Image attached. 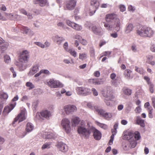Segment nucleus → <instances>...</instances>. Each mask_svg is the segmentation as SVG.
I'll list each match as a JSON object with an SVG mask.
<instances>
[{
    "label": "nucleus",
    "mask_w": 155,
    "mask_h": 155,
    "mask_svg": "<svg viewBox=\"0 0 155 155\" xmlns=\"http://www.w3.org/2000/svg\"><path fill=\"white\" fill-rule=\"evenodd\" d=\"M137 35L142 37L151 38L153 36L154 32L150 28L141 26L137 30Z\"/></svg>",
    "instance_id": "f257e3e1"
},
{
    "label": "nucleus",
    "mask_w": 155,
    "mask_h": 155,
    "mask_svg": "<svg viewBox=\"0 0 155 155\" xmlns=\"http://www.w3.org/2000/svg\"><path fill=\"white\" fill-rule=\"evenodd\" d=\"M77 131L81 137L86 138H88L91 134L90 130L86 128L85 124L83 121H81L78 126Z\"/></svg>",
    "instance_id": "f03ea898"
},
{
    "label": "nucleus",
    "mask_w": 155,
    "mask_h": 155,
    "mask_svg": "<svg viewBox=\"0 0 155 155\" xmlns=\"http://www.w3.org/2000/svg\"><path fill=\"white\" fill-rule=\"evenodd\" d=\"M25 109H23L21 110L20 113L15 117L13 121L12 124L14 126L15 123L18 120V123L25 120L26 118V112Z\"/></svg>",
    "instance_id": "7ed1b4c3"
},
{
    "label": "nucleus",
    "mask_w": 155,
    "mask_h": 155,
    "mask_svg": "<svg viewBox=\"0 0 155 155\" xmlns=\"http://www.w3.org/2000/svg\"><path fill=\"white\" fill-rule=\"evenodd\" d=\"M77 93L79 95L86 96L91 94V90L83 87H78L76 88Z\"/></svg>",
    "instance_id": "20e7f679"
},
{
    "label": "nucleus",
    "mask_w": 155,
    "mask_h": 155,
    "mask_svg": "<svg viewBox=\"0 0 155 155\" xmlns=\"http://www.w3.org/2000/svg\"><path fill=\"white\" fill-rule=\"evenodd\" d=\"M46 84L51 88H56L63 87V85L59 81L51 79L47 81Z\"/></svg>",
    "instance_id": "39448f33"
},
{
    "label": "nucleus",
    "mask_w": 155,
    "mask_h": 155,
    "mask_svg": "<svg viewBox=\"0 0 155 155\" xmlns=\"http://www.w3.org/2000/svg\"><path fill=\"white\" fill-rule=\"evenodd\" d=\"M61 124L62 127L66 133H68L70 132V122L69 119L67 118H63L61 121Z\"/></svg>",
    "instance_id": "423d86ee"
},
{
    "label": "nucleus",
    "mask_w": 155,
    "mask_h": 155,
    "mask_svg": "<svg viewBox=\"0 0 155 155\" xmlns=\"http://www.w3.org/2000/svg\"><path fill=\"white\" fill-rule=\"evenodd\" d=\"M102 94L105 98L109 99L111 100L114 98V97L110 87H107L104 89L102 91Z\"/></svg>",
    "instance_id": "0eeeda50"
},
{
    "label": "nucleus",
    "mask_w": 155,
    "mask_h": 155,
    "mask_svg": "<svg viewBox=\"0 0 155 155\" xmlns=\"http://www.w3.org/2000/svg\"><path fill=\"white\" fill-rule=\"evenodd\" d=\"M63 109L65 113L67 114H69L77 110V108L76 106L73 105L69 104L64 106Z\"/></svg>",
    "instance_id": "6e6552de"
},
{
    "label": "nucleus",
    "mask_w": 155,
    "mask_h": 155,
    "mask_svg": "<svg viewBox=\"0 0 155 155\" xmlns=\"http://www.w3.org/2000/svg\"><path fill=\"white\" fill-rule=\"evenodd\" d=\"M29 52L26 50H24L20 54L19 61L27 63L29 58Z\"/></svg>",
    "instance_id": "1a4fd4ad"
},
{
    "label": "nucleus",
    "mask_w": 155,
    "mask_h": 155,
    "mask_svg": "<svg viewBox=\"0 0 155 155\" xmlns=\"http://www.w3.org/2000/svg\"><path fill=\"white\" fill-rule=\"evenodd\" d=\"M4 40L0 37V57L3 55V54L7 49L8 44V43H4Z\"/></svg>",
    "instance_id": "9d476101"
},
{
    "label": "nucleus",
    "mask_w": 155,
    "mask_h": 155,
    "mask_svg": "<svg viewBox=\"0 0 155 155\" xmlns=\"http://www.w3.org/2000/svg\"><path fill=\"white\" fill-rule=\"evenodd\" d=\"M66 23L68 25L78 31H81L82 28L81 25L71 22L69 20H67L66 21Z\"/></svg>",
    "instance_id": "9b49d317"
},
{
    "label": "nucleus",
    "mask_w": 155,
    "mask_h": 155,
    "mask_svg": "<svg viewBox=\"0 0 155 155\" xmlns=\"http://www.w3.org/2000/svg\"><path fill=\"white\" fill-rule=\"evenodd\" d=\"M76 4V1L75 0H71L67 2L66 6L64 7L65 10H72L75 7Z\"/></svg>",
    "instance_id": "f8f14e48"
},
{
    "label": "nucleus",
    "mask_w": 155,
    "mask_h": 155,
    "mask_svg": "<svg viewBox=\"0 0 155 155\" xmlns=\"http://www.w3.org/2000/svg\"><path fill=\"white\" fill-rule=\"evenodd\" d=\"M27 63L19 61L15 62V65L17 66L19 71H22L25 70L27 68L28 65Z\"/></svg>",
    "instance_id": "ddd939ff"
},
{
    "label": "nucleus",
    "mask_w": 155,
    "mask_h": 155,
    "mask_svg": "<svg viewBox=\"0 0 155 155\" xmlns=\"http://www.w3.org/2000/svg\"><path fill=\"white\" fill-rule=\"evenodd\" d=\"M98 113L105 119L107 120H109L112 117L111 113L106 112L104 110L101 108Z\"/></svg>",
    "instance_id": "4468645a"
},
{
    "label": "nucleus",
    "mask_w": 155,
    "mask_h": 155,
    "mask_svg": "<svg viewBox=\"0 0 155 155\" xmlns=\"http://www.w3.org/2000/svg\"><path fill=\"white\" fill-rule=\"evenodd\" d=\"M91 29L93 33L96 35H101L103 34L102 29L101 27L94 26Z\"/></svg>",
    "instance_id": "2eb2a0df"
},
{
    "label": "nucleus",
    "mask_w": 155,
    "mask_h": 155,
    "mask_svg": "<svg viewBox=\"0 0 155 155\" xmlns=\"http://www.w3.org/2000/svg\"><path fill=\"white\" fill-rule=\"evenodd\" d=\"M42 136L45 139H51L55 138L57 137V135L54 133L45 132Z\"/></svg>",
    "instance_id": "dca6fc26"
},
{
    "label": "nucleus",
    "mask_w": 155,
    "mask_h": 155,
    "mask_svg": "<svg viewBox=\"0 0 155 155\" xmlns=\"http://www.w3.org/2000/svg\"><path fill=\"white\" fill-rule=\"evenodd\" d=\"M16 102L13 104L11 103L9 106H6L4 108L3 113V114H8L13 109L16 105Z\"/></svg>",
    "instance_id": "f3484780"
},
{
    "label": "nucleus",
    "mask_w": 155,
    "mask_h": 155,
    "mask_svg": "<svg viewBox=\"0 0 155 155\" xmlns=\"http://www.w3.org/2000/svg\"><path fill=\"white\" fill-rule=\"evenodd\" d=\"M134 132L133 131H129L126 134L124 135L123 138L124 140H127L130 141L134 139Z\"/></svg>",
    "instance_id": "a211bd4d"
},
{
    "label": "nucleus",
    "mask_w": 155,
    "mask_h": 155,
    "mask_svg": "<svg viewBox=\"0 0 155 155\" xmlns=\"http://www.w3.org/2000/svg\"><path fill=\"white\" fill-rule=\"evenodd\" d=\"M57 146V147L59 150L63 152H65L68 150L67 145L62 142L58 143Z\"/></svg>",
    "instance_id": "6ab92c4d"
},
{
    "label": "nucleus",
    "mask_w": 155,
    "mask_h": 155,
    "mask_svg": "<svg viewBox=\"0 0 155 155\" xmlns=\"http://www.w3.org/2000/svg\"><path fill=\"white\" fill-rule=\"evenodd\" d=\"M40 114L41 117L47 120L49 119L51 116V113L47 110L42 111L40 112Z\"/></svg>",
    "instance_id": "aec40b11"
},
{
    "label": "nucleus",
    "mask_w": 155,
    "mask_h": 155,
    "mask_svg": "<svg viewBox=\"0 0 155 155\" xmlns=\"http://www.w3.org/2000/svg\"><path fill=\"white\" fill-rule=\"evenodd\" d=\"M52 39L58 45H61L62 42L65 40V38H64L60 37L57 35L53 37Z\"/></svg>",
    "instance_id": "412c9836"
},
{
    "label": "nucleus",
    "mask_w": 155,
    "mask_h": 155,
    "mask_svg": "<svg viewBox=\"0 0 155 155\" xmlns=\"http://www.w3.org/2000/svg\"><path fill=\"white\" fill-rule=\"evenodd\" d=\"M124 75L125 77L127 79H131L133 78L132 71L130 69L125 70L124 71Z\"/></svg>",
    "instance_id": "4be33fe9"
},
{
    "label": "nucleus",
    "mask_w": 155,
    "mask_h": 155,
    "mask_svg": "<svg viewBox=\"0 0 155 155\" xmlns=\"http://www.w3.org/2000/svg\"><path fill=\"white\" fill-rule=\"evenodd\" d=\"M39 70V66L38 65L33 66L31 68L28 74L29 76H31L36 73Z\"/></svg>",
    "instance_id": "5701e85b"
},
{
    "label": "nucleus",
    "mask_w": 155,
    "mask_h": 155,
    "mask_svg": "<svg viewBox=\"0 0 155 155\" xmlns=\"http://www.w3.org/2000/svg\"><path fill=\"white\" fill-rule=\"evenodd\" d=\"M87 105L88 108L91 110L96 111L98 113L101 109L98 106L96 105H94L91 102L87 103Z\"/></svg>",
    "instance_id": "b1692460"
},
{
    "label": "nucleus",
    "mask_w": 155,
    "mask_h": 155,
    "mask_svg": "<svg viewBox=\"0 0 155 155\" xmlns=\"http://www.w3.org/2000/svg\"><path fill=\"white\" fill-rule=\"evenodd\" d=\"M105 18L107 21L110 22L114 19L116 20L117 18V16L114 13L106 15Z\"/></svg>",
    "instance_id": "393cba45"
},
{
    "label": "nucleus",
    "mask_w": 155,
    "mask_h": 155,
    "mask_svg": "<svg viewBox=\"0 0 155 155\" xmlns=\"http://www.w3.org/2000/svg\"><path fill=\"white\" fill-rule=\"evenodd\" d=\"M93 136L95 140H99L101 137L102 134L99 130L97 129H95L93 131Z\"/></svg>",
    "instance_id": "a878e982"
},
{
    "label": "nucleus",
    "mask_w": 155,
    "mask_h": 155,
    "mask_svg": "<svg viewBox=\"0 0 155 155\" xmlns=\"http://www.w3.org/2000/svg\"><path fill=\"white\" fill-rule=\"evenodd\" d=\"M134 28L133 25L131 23H128L125 26L124 31L126 34H129L132 31Z\"/></svg>",
    "instance_id": "bb28decb"
},
{
    "label": "nucleus",
    "mask_w": 155,
    "mask_h": 155,
    "mask_svg": "<svg viewBox=\"0 0 155 155\" xmlns=\"http://www.w3.org/2000/svg\"><path fill=\"white\" fill-rule=\"evenodd\" d=\"M47 2V0H34L33 3L35 4H38L41 7L45 6Z\"/></svg>",
    "instance_id": "cd10ccee"
},
{
    "label": "nucleus",
    "mask_w": 155,
    "mask_h": 155,
    "mask_svg": "<svg viewBox=\"0 0 155 155\" xmlns=\"http://www.w3.org/2000/svg\"><path fill=\"white\" fill-rule=\"evenodd\" d=\"M34 128V126L31 123L28 122L26 126L25 131L28 133H29L31 132Z\"/></svg>",
    "instance_id": "c85d7f7f"
},
{
    "label": "nucleus",
    "mask_w": 155,
    "mask_h": 155,
    "mask_svg": "<svg viewBox=\"0 0 155 155\" xmlns=\"http://www.w3.org/2000/svg\"><path fill=\"white\" fill-rule=\"evenodd\" d=\"M136 123L140 125L141 127H144L145 126L144 120L141 119L139 116H137L136 118Z\"/></svg>",
    "instance_id": "c756f323"
},
{
    "label": "nucleus",
    "mask_w": 155,
    "mask_h": 155,
    "mask_svg": "<svg viewBox=\"0 0 155 155\" xmlns=\"http://www.w3.org/2000/svg\"><path fill=\"white\" fill-rule=\"evenodd\" d=\"M80 122V118L78 117H75L72 119V124L73 126H76Z\"/></svg>",
    "instance_id": "7c9ffc66"
},
{
    "label": "nucleus",
    "mask_w": 155,
    "mask_h": 155,
    "mask_svg": "<svg viewBox=\"0 0 155 155\" xmlns=\"http://www.w3.org/2000/svg\"><path fill=\"white\" fill-rule=\"evenodd\" d=\"M91 82L95 85H100L103 83L104 81L102 79H93Z\"/></svg>",
    "instance_id": "2f4dec72"
},
{
    "label": "nucleus",
    "mask_w": 155,
    "mask_h": 155,
    "mask_svg": "<svg viewBox=\"0 0 155 155\" xmlns=\"http://www.w3.org/2000/svg\"><path fill=\"white\" fill-rule=\"evenodd\" d=\"M114 24L116 26L115 27V30L118 31L120 30V19L118 18H116Z\"/></svg>",
    "instance_id": "473e14b6"
},
{
    "label": "nucleus",
    "mask_w": 155,
    "mask_h": 155,
    "mask_svg": "<svg viewBox=\"0 0 155 155\" xmlns=\"http://www.w3.org/2000/svg\"><path fill=\"white\" fill-rule=\"evenodd\" d=\"M91 4V6L94 8L97 9L99 7V4L96 0H92Z\"/></svg>",
    "instance_id": "72a5a7b5"
},
{
    "label": "nucleus",
    "mask_w": 155,
    "mask_h": 155,
    "mask_svg": "<svg viewBox=\"0 0 155 155\" xmlns=\"http://www.w3.org/2000/svg\"><path fill=\"white\" fill-rule=\"evenodd\" d=\"M19 28L20 29L23 31V33L25 34H27L30 31V29L28 27L20 25Z\"/></svg>",
    "instance_id": "f704fd0d"
},
{
    "label": "nucleus",
    "mask_w": 155,
    "mask_h": 155,
    "mask_svg": "<svg viewBox=\"0 0 155 155\" xmlns=\"http://www.w3.org/2000/svg\"><path fill=\"white\" fill-rule=\"evenodd\" d=\"M122 91L123 93L126 95L129 96L131 94V90L127 87H124Z\"/></svg>",
    "instance_id": "c9c22d12"
},
{
    "label": "nucleus",
    "mask_w": 155,
    "mask_h": 155,
    "mask_svg": "<svg viewBox=\"0 0 155 155\" xmlns=\"http://www.w3.org/2000/svg\"><path fill=\"white\" fill-rule=\"evenodd\" d=\"M38 101H35L33 103L32 107V109L34 112H36L38 105Z\"/></svg>",
    "instance_id": "e433bc0d"
},
{
    "label": "nucleus",
    "mask_w": 155,
    "mask_h": 155,
    "mask_svg": "<svg viewBox=\"0 0 155 155\" xmlns=\"http://www.w3.org/2000/svg\"><path fill=\"white\" fill-rule=\"evenodd\" d=\"M134 138L136 140H138L140 138V134L139 132L136 131L134 133Z\"/></svg>",
    "instance_id": "4c0bfd02"
},
{
    "label": "nucleus",
    "mask_w": 155,
    "mask_h": 155,
    "mask_svg": "<svg viewBox=\"0 0 155 155\" xmlns=\"http://www.w3.org/2000/svg\"><path fill=\"white\" fill-rule=\"evenodd\" d=\"M135 70L140 74H143L144 73L143 69L141 68H138L137 66H135Z\"/></svg>",
    "instance_id": "58836bf2"
},
{
    "label": "nucleus",
    "mask_w": 155,
    "mask_h": 155,
    "mask_svg": "<svg viewBox=\"0 0 155 155\" xmlns=\"http://www.w3.org/2000/svg\"><path fill=\"white\" fill-rule=\"evenodd\" d=\"M8 97V96L6 93L4 92L3 91L0 92V97L1 98L7 99Z\"/></svg>",
    "instance_id": "ea45409f"
},
{
    "label": "nucleus",
    "mask_w": 155,
    "mask_h": 155,
    "mask_svg": "<svg viewBox=\"0 0 155 155\" xmlns=\"http://www.w3.org/2000/svg\"><path fill=\"white\" fill-rule=\"evenodd\" d=\"M104 24V26L106 28V29L108 31H111L113 28V26L112 24H110L107 23H105Z\"/></svg>",
    "instance_id": "a19ab883"
},
{
    "label": "nucleus",
    "mask_w": 155,
    "mask_h": 155,
    "mask_svg": "<svg viewBox=\"0 0 155 155\" xmlns=\"http://www.w3.org/2000/svg\"><path fill=\"white\" fill-rule=\"evenodd\" d=\"M87 58V54L85 53H80L79 54V58L80 59L83 61L85 59Z\"/></svg>",
    "instance_id": "79ce46f5"
},
{
    "label": "nucleus",
    "mask_w": 155,
    "mask_h": 155,
    "mask_svg": "<svg viewBox=\"0 0 155 155\" xmlns=\"http://www.w3.org/2000/svg\"><path fill=\"white\" fill-rule=\"evenodd\" d=\"M130 144V147L131 148H134L137 145V142L136 140L134 139L129 141Z\"/></svg>",
    "instance_id": "37998d69"
},
{
    "label": "nucleus",
    "mask_w": 155,
    "mask_h": 155,
    "mask_svg": "<svg viewBox=\"0 0 155 155\" xmlns=\"http://www.w3.org/2000/svg\"><path fill=\"white\" fill-rule=\"evenodd\" d=\"M153 109L152 107H150L147 110L148 112L149 117L150 118H152L153 117L152 114Z\"/></svg>",
    "instance_id": "c03bdc74"
},
{
    "label": "nucleus",
    "mask_w": 155,
    "mask_h": 155,
    "mask_svg": "<svg viewBox=\"0 0 155 155\" xmlns=\"http://www.w3.org/2000/svg\"><path fill=\"white\" fill-rule=\"evenodd\" d=\"M5 16L11 20L13 19L14 15L12 14L5 13Z\"/></svg>",
    "instance_id": "a18cd8bd"
},
{
    "label": "nucleus",
    "mask_w": 155,
    "mask_h": 155,
    "mask_svg": "<svg viewBox=\"0 0 155 155\" xmlns=\"http://www.w3.org/2000/svg\"><path fill=\"white\" fill-rule=\"evenodd\" d=\"M68 52L70 53L72 56L74 58L76 57L77 56V53L74 50L71 49L68 51Z\"/></svg>",
    "instance_id": "49530a36"
},
{
    "label": "nucleus",
    "mask_w": 155,
    "mask_h": 155,
    "mask_svg": "<svg viewBox=\"0 0 155 155\" xmlns=\"http://www.w3.org/2000/svg\"><path fill=\"white\" fill-rule=\"evenodd\" d=\"M96 123L98 126L103 129H106L107 128V125L105 124L100 123L97 121L96 122Z\"/></svg>",
    "instance_id": "de8ad7c7"
},
{
    "label": "nucleus",
    "mask_w": 155,
    "mask_h": 155,
    "mask_svg": "<svg viewBox=\"0 0 155 155\" xmlns=\"http://www.w3.org/2000/svg\"><path fill=\"white\" fill-rule=\"evenodd\" d=\"M50 143H46L43 145L41 149L42 150H44L46 148H49L50 147Z\"/></svg>",
    "instance_id": "09e8293b"
},
{
    "label": "nucleus",
    "mask_w": 155,
    "mask_h": 155,
    "mask_svg": "<svg viewBox=\"0 0 155 155\" xmlns=\"http://www.w3.org/2000/svg\"><path fill=\"white\" fill-rule=\"evenodd\" d=\"M4 60L5 62L7 64L10 63L11 61L10 57L8 55L4 56Z\"/></svg>",
    "instance_id": "8fccbe9b"
},
{
    "label": "nucleus",
    "mask_w": 155,
    "mask_h": 155,
    "mask_svg": "<svg viewBox=\"0 0 155 155\" xmlns=\"http://www.w3.org/2000/svg\"><path fill=\"white\" fill-rule=\"evenodd\" d=\"M123 149L125 150H127L129 149V145L128 143H125L123 144Z\"/></svg>",
    "instance_id": "3c124183"
},
{
    "label": "nucleus",
    "mask_w": 155,
    "mask_h": 155,
    "mask_svg": "<svg viewBox=\"0 0 155 155\" xmlns=\"http://www.w3.org/2000/svg\"><path fill=\"white\" fill-rule=\"evenodd\" d=\"M57 25L60 28H62L63 29H65L66 28H68L66 25H65L62 22H59L57 24Z\"/></svg>",
    "instance_id": "603ef678"
},
{
    "label": "nucleus",
    "mask_w": 155,
    "mask_h": 155,
    "mask_svg": "<svg viewBox=\"0 0 155 155\" xmlns=\"http://www.w3.org/2000/svg\"><path fill=\"white\" fill-rule=\"evenodd\" d=\"M111 100H110L108 98H105V102L106 104L108 106H112V104L111 103L110 101Z\"/></svg>",
    "instance_id": "864d4df0"
},
{
    "label": "nucleus",
    "mask_w": 155,
    "mask_h": 155,
    "mask_svg": "<svg viewBox=\"0 0 155 155\" xmlns=\"http://www.w3.org/2000/svg\"><path fill=\"white\" fill-rule=\"evenodd\" d=\"M148 85L149 86V89L151 93H153L154 91L153 84L151 83L150 84H149Z\"/></svg>",
    "instance_id": "5fc2aeb1"
},
{
    "label": "nucleus",
    "mask_w": 155,
    "mask_h": 155,
    "mask_svg": "<svg viewBox=\"0 0 155 155\" xmlns=\"http://www.w3.org/2000/svg\"><path fill=\"white\" fill-rule=\"evenodd\" d=\"M63 48L66 51L68 52L70 49H68V44L67 42H66L63 45Z\"/></svg>",
    "instance_id": "6e6d98bb"
},
{
    "label": "nucleus",
    "mask_w": 155,
    "mask_h": 155,
    "mask_svg": "<svg viewBox=\"0 0 155 155\" xmlns=\"http://www.w3.org/2000/svg\"><path fill=\"white\" fill-rule=\"evenodd\" d=\"M27 133H28L26 131H23L20 133L18 135V136L21 138H23L27 134Z\"/></svg>",
    "instance_id": "4d7b16f0"
},
{
    "label": "nucleus",
    "mask_w": 155,
    "mask_h": 155,
    "mask_svg": "<svg viewBox=\"0 0 155 155\" xmlns=\"http://www.w3.org/2000/svg\"><path fill=\"white\" fill-rule=\"evenodd\" d=\"M26 86L30 87V89H31L35 87L34 85L31 82H27L26 84Z\"/></svg>",
    "instance_id": "13d9d810"
},
{
    "label": "nucleus",
    "mask_w": 155,
    "mask_h": 155,
    "mask_svg": "<svg viewBox=\"0 0 155 155\" xmlns=\"http://www.w3.org/2000/svg\"><path fill=\"white\" fill-rule=\"evenodd\" d=\"M34 43L36 45L42 48H45V45H44L40 42H34Z\"/></svg>",
    "instance_id": "bf43d9fd"
},
{
    "label": "nucleus",
    "mask_w": 155,
    "mask_h": 155,
    "mask_svg": "<svg viewBox=\"0 0 155 155\" xmlns=\"http://www.w3.org/2000/svg\"><path fill=\"white\" fill-rule=\"evenodd\" d=\"M41 116L40 114V113L38 112L37 113L35 116V120H40L41 118Z\"/></svg>",
    "instance_id": "052dcab7"
},
{
    "label": "nucleus",
    "mask_w": 155,
    "mask_h": 155,
    "mask_svg": "<svg viewBox=\"0 0 155 155\" xmlns=\"http://www.w3.org/2000/svg\"><path fill=\"white\" fill-rule=\"evenodd\" d=\"M92 92L93 95L95 96H97L98 95V93L97 90L94 88H92L91 90Z\"/></svg>",
    "instance_id": "680f3d73"
},
{
    "label": "nucleus",
    "mask_w": 155,
    "mask_h": 155,
    "mask_svg": "<svg viewBox=\"0 0 155 155\" xmlns=\"http://www.w3.org/2000/svg\"><path fill=\"white\" fill-rule=\"evenodd\" d=\"M90 52L91 57H94L95 56V51L93 48H91Z\"/></svg>",
    "instance_id": "e2e57ef3"
},
{
    "label": "nucleus",
    "mask_w": 155,
    "mask_h": 155,
    "mask_svg": "<svg viewBox=\"0 0 155 155\" xmlns=\"http://www.w3.org/2000/svg\"><path fill=\"white\" fill-rule=\"evenodd\" d=\"M10 70L13 74V78H15L16 76V73L14 71V68L13 67H11L10 68Z\"/></svg>",
    "instance_id": "0e129e2a"
},
{
    "label": "nucleus",
    "mask_w": 155,
    "mask_h": 155,
    "mask_svg": "<svg viewBox=\"0 0 155 155\" xmlns=\"http://www.w3.org/2000/svg\"><path fill=\"white\" fill-rule=\"evenodd\" d=\"M144 79L147 82V84L149 85L151 83H152L150 81V78L148 77L147 76H145L144 77Z\"/></svg>",
    "instance_id": "69168bd1"
},
{
    "label": "nucleus",
    "mask_w": 155,
    "mask_h": 155,
    "mask_svg": "<svg viewBox=\"0 0 155 155\" xmlns=\"http://www.w3.org/2000/svg\"><path fill=\"white\" fill-rule=\"evenodd\" d=\"M112 85L115 87H117L118 85V83L116 80H112L111 81Z\"/></svg>",
    "instance_id": "338daca9"
},
{
    "label": "nucleus",
    "mask_w": 155,
    "mask_h": 155,
    "mask_svg": "<svg viewBox=\"0 0 155 155\" xmlns=\"http://www.w3.org/2000/svg\"><path fill=\"white\" fill-rule=\"evenodd\" d=\"M128 10L130 11L133 12L135 10V8L133 6L131 5H130L128 6Z\"/></svg>",
    "instance_id": "774afa93"
}]
</instances>
